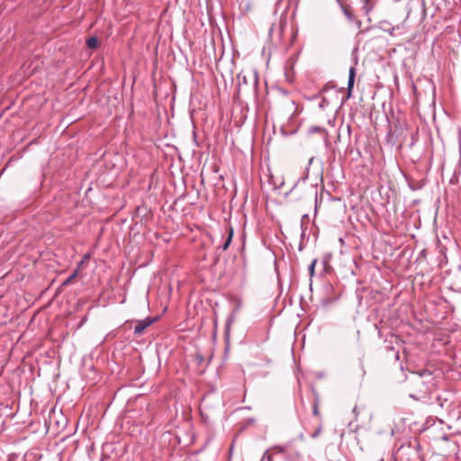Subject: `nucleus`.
Listing matches in <instances>:
<instances>
[{"label":"nucleus","mask_w":461,"mask_h":461,"mask_svg":"<svg viewBox=\"0 0 461 461\" xmlns=\"http://www.w3.org/2000/svg\"><path fill=\"white\" fill-rule=\"evenodd\" d=\"M440 379L439 372L436 374L429 369H420L411 373L406 378L409 396L416 401L427 402L430 399V395L438 390Z\"/></svg>","instance_id":"obj_1"},{"label":"nucleus","mask_w":461,"mask_h":461,"mask_svg":"<svg viewBox=\"0 0 461 461\" xmlns=\"http://www.w3.org/2000/svg\"><path fill=\"white\" fill-rule=\"evenodd\" d=\"M395 461H424L420 454V445L417 438L406 439L396 444V449L393 452Z\"/></svg>","instance_id":"obj_2"},{"label":"nucleus","mask_w":461,"mask_h":461,"mask_svg":"<svg viewBox=\"0 0 461 461\" xmlns=\"http://www.w3.org/2000/svg\"><path fill=\"white\" fill-rule=\"evenodd\" d=\"M409 135L408 124L405 121L396 119L389 124V131L385 136L386 144L396 147L401 150Z\"/></svg>","instance_id":"obj_3"},{"label":"nucleus","mask_w":461,"mask_h":461,"mask_svg":"<svg viewBox=\"0 0 461 461\" xmlns=\"http://www.w3.org/2000/svg\"><path fill=\"white\" fill-rule=\"evenodd\" d=\"M449 5L448 0H410L408 3V13L407 18L411 15L412 9L415 8L420 11L421 19L427 14L429 8L432 7L434 12L431 16L435 15V12H441L447 7Z\"/></svg>","instance_id":"obj_4"},{"label":"nucleus","mask_w":461,"mask_h":461,"mask_svg":"<svg viewBox=\"0 0 461 461\" xmlns=\"http://www.w3.org/2000/svg\"><path fill=\"white\" fill-rule=\"evenodd\" d=\"M384 350L389 352L392 351L394 353V358L399 360V349H396V346H400L401 340L398 336L394 335L392 332H389L384 336Z\"/></svg>","instance_id":"obj_5"},{"label":"nucleus","mask_w":461,"mask_h":461,"mask_svg":"<svg viewBox=\"0 0 461 461\" xmlns=\"http://www.w3.org/2000/svg\"><path fill=\"white\" fill-rule=\"evenodd\" d=\"M343 14L346 15L348 20L350 23H354L357 29L361 28L362 23L360 20L357 19L350 8V5L347 4V2H344L343 4H339Z\"/></svg>","instance_id":"obj_6"},{"label":"nucleus","mask_w":461,"mask_h":461,"mask_svg":"<svg viewBox=\"0 0 461 461\" xmlns=\"http://www.w3.org/2000/svg\"><path fill=\"white\" fill-rule=\"evenodd\" d=\"M307 132L309 135L315 133L319 134L320 137L323 140L325 146L327 148L330 146V141L329 140V133L326 129L320 126H311Z\"/></svg>","instance_id":"obj_7"},{"label":"nucleus","mask_w":461,"mask_h":461,"mask_svg":"<svg viewBox=\"0 0 461 461\" xmlns=\"http://www.w3.org/2000/svg\"><path fill=\"white\" fill-rule=\"evenodd\" d=\"M158 320L157 317H148L144 320L138 321L136 326L134 327V334L135 335H141L144 330L149 327L151 324H153Z\"/></svg>","instance_id":"obj_8"},{"label":"nucleus","mask_w":461,"mask_h":461,"mask_svg":"<svg viewBox=\"0 0 461 461\" xmlns=\"http://www.w3.org/2000/svg\"><path fill=\"white\" fill-rule=\"evenodd\" d=\"M381 28L384 32H388L390 35L394 36L397 34H402L403 33V26H391L389 23L383 22L381 23Z\"/></svg>","instance_id":"obj_9"},{"label":"nucleus","mask_w":461,"mask_h":461,"mask_svg":"<svg viewBox=\"0 0 461 461\" xmlns=\"http://www.w3.org/2000/svg\"><path fill=\"white\" fill-rule=\"evenodd\" d=\"M310 388L313 394L312 414L315 417H320L321 416V413L319 411V405H320V401H321L320 394L317 392V390L313 384H311Z\"/></svg>","instance_id":"obj_10"},{"label":"nucleus","mask_w":461,"mask_h":461,"mask_svg":"<svg viewBox=\"0 0 461 461\" xmlns=\"http://www.w3.org/2000/svg\"><path fill=\"white\" fill-rule=\"evenodd\" d=\"M356 78V68L351 67L348 73V87H347V98H349L352 95V90L355 84Z\"/></svg>","instance_id":"obj_11"},{"label":"nucleus","mask_w":461,"mask_h":461,"mask_svg":"<svg viewBox=\"0 0 461 461\" xmlns=\"http://www.w3.org/2000/svg\"><path fill=\"white\" fill-rule=\"evenodd\" d=\"M225 232L227 233V237H226L224 242L219 246V249H221L224 251L228 249V248L230 247V245L231 243L233 234H234L233 228L231 226H227Z\"/></svg>","instance_id":"obj_12"},{"label":"nucleus","mask_w":461,"mask_h":461,"mask_svg":"<svg viewBox=\"0 0 461 461\" xmlns=\"http://www.w3.org/2000/svg\"><path fill=\"white\" fill-rule=\"evenodd\" d=\"M436 402L441 409L448 410L452 406V401L448 400L447 397H443L442 395H438L436 397Z\"/></svg>","instance_id":"obj_13"},{"label":"nucleus","mask_w":461,"mask_h":461,"mask_svg":"<svg viewBox=\"0 0 461 461\" xmlns=\"http://www.w3.org/2000/svg\"><path fill=\"white\" fill-rule=\"evenodd\" d=\"M232 323V317H229L225 322V329H224V339L226 342V349L229 348V341H230V326Z\"/></svg>","instance_id":"obj_14"},{"label":"nucleus","mask_w":461,"mask_h":461,"mask_svg":"<svg viewBox=\"0 0 461 461\" xmlns=\"http://www.w3.org/2000/svg\"><path fill=\"white\" fill-rule=\"evenodd\" d=\"M98 45H99V41H98L97 37H95V36H92L86 40V46H87V48H89L91 50L97 49Z\"/></svg>","instance_id":"obj_15"},{"label":"nucleus","mask_w":461,"mask_h":461,"mask_svg":"<svg viewBox=\"0 0 461 461\" xmlns=\"http://www.w3.org/2000/svg\"><path fill=\"white\" fill-rule=\"evenodd\" d=\"M237 78H238L237 93L240 94L241 86L248 84V78L242 73H239L237 76Z\"/></svg>","instance_id":"obj_16"},{"label":"nucleus","mask_w":461,"mask_h":461,"mask_svg":"<svg viewBox=\"0 0 461 461\" xmlns=\"http://www.w3.org/2000/svg\"><path fill=\"white\" fill-rule=\"evenodd\" d=\"M77 274H78V269H76L67 279H65L63 281L61 285L66 286V285H69L72 282V280H74L77 277Z\"/></svg>","instance_id":"obj_17"},{"label":"nucleus","mask_w":461,"mask_h":461,"mask_svg":"<svg viewBox=\"0 0 461 461\" xmlns=\"http://www.w3.org/2000/svg\"><path fill=\"white\" fill-rule=\"evenodd\" d=\"M298 128L293 129V130H287L286 126L282 125L280 128V131L284 136H288L295 133L297 131Z\"/></svg>","instance_id":"obj_18"},{"label":"nucleus","mask_w":461,"mask_h":461,"mask_svg":"<svg viewBox=\"0 0 461 461\" xmlns=\"http://www.w3.org/2000/svg\"><path fill=\"white\" fill-rule=\"evenodd\" d=\"M331 88H333L332 86H330V84H326L324 86H322V88L320 90V92L317 95H313L312 99H317V98L321 97V95L323 93L327 92L329 89H331Z\"/></svg>","instance_id":"obj_19"},{"label":"nucleus","mask_w":461,"mask_h":461,"mask_svg":"<svg viewBox=\"0 0 461 461\" xmlns=\"http://www.w3.org/2000/svg\"><path fill=\"white\" fill-rule=\"evenodd\" d=\"M323 265V272L326 274H330L332 271V267L330 265L329 260L327 258H324L322 261Z\"/></svg>","instance_id":"obj_20"},{"label":"nucleus","mask_w":461,"mask_h":461,"mask_svg":"<svg viewBox=\"0 0 461 461\" xmlns=\"http://www.w3.org/2000/svg\"><path fill=\"white\" fill-rule=\"evenodd\" d=\"M317 264V259H313L312 261V263L310 264L309 267H308V270H309V274H310V276H313L314 275V269H315V266Z\"/></svg>","instance_id":"obj_21"},{"label":"nucleus","mask_w":461,"mask_h":461,"mask_svg":"<svg viewBox=\"0 0 461 461\" xmlns=\"http://www.w3.org/2000/svg\"><path fill=\"white\" fill-rule=\"evenodd\" d=\"M322 431V426L319 425L316 429L311 434L312 438H316Z\"/></svg>","instance_id":"obj_22"},{"label":"nucleus","mask_w":461,"mask_h":461,"mask_svg":"<svg viewBox=\"0 0 461 461\" xmlns=\"http://www.w3.org/2000/svg\"><path fill=\"white\" fill-rule=\"evenodd\" d=\"M416 141H417V139L415 137V134H414V132H411V140H410V142H409L408 146L410 148H412L415 145Z\"/></svg>","instance_id":"obj_23"},{"label":"nucleus","mask_w":461,"mask_h":461,"mask_svg":"<svg viewBox=\"0 0 461 461\" xmlns=\"http://www.w3.org/2000/svg\"><path fill=\"white\" fill-rule=\"evenodd\" d=\"M363 1H364V5H363L362 9L365 11V14H367L371 9V7L368 5L369 0H363Z\"/></svg>","instance_id":"obj_24"},{"label":"nucleus","mask_w":461,"mask_h":461,"mask_svg":"<svg viewBox=\"0 0 461 461\" xmlns=\"http://www.w3.org/2000/svg\"><path fill=\"white\" fill-rule=\"evenodd\" d=\"M328 104H329V102L327 101V99L325 97L321 96V100L319 104V107L323 109Z\"/></svg>","instance_id":"obj_25"},{"label":"nucleus","mask_w":461,"mask_h":461,"mask_svg":"<svg viewBox=\"0 0 461 461\" xmlns=\"http://www.w3.org/2000/svg\"><path fill=\"white\" fill-rule=\"evenodd\" d=\"M258 84V74L255 72L254 73V87H255V91H257Z\"/></svg>","instance_id":"obj_26"},{"label":"nucleus","mask_w":461,"mask_h":461,"mask_svg":"<svg viewBox=\"0 0 461 461\" xmlns=\"http://www.w3.org/2000/svg\"><path fill=\"white\" fill-rule=\"evenodd\" d=\"M143 212H146V208L145 207H137L136 209V214L137 216H139L140 213H142Z\"/></svg>","instance_id":"obj_27"},{"label":"nucleus","mask_w":461,"mask_h":461,"mask_svg":"<svg viewBox=\"0 0 461 461\" xmlns=\"http://www.w3.org/2000/svg\"><path fill=\"white\" fill-rule=\"evenodd\" d=\"M375 329L378 330V336H379V338H383V337H384V333H383V331H382L381 327H380L378 324H375Z\"/></svg>","instance_id":"obj_28"},{"label":"nucleus","mask_w":461,"mask_h":461,"mask_svg":"<svg viewBox=\"0 0 461 461\" xmlns=\"http://www.w3.org/2000/svg\"><path fill=\"white\" fill-rule=\"evenodd\" d=\"M324 289L328 292V291H331L333 289L332 287V285L330 283H327L325 285H324Z\"/></svg>","instance_id":"obj_29"},{"label":"nucleus","mask_w":461,"mask_h":461,"mask_svg":"<svg viewBox=\"0 0 461 461\" xmlns=\"http://www.w3.org/2000/svg\"><path fill=\"white\" fill-rule=\"evenodd\" d=\"M457 181H458V176H454L450 179V184L455 185V184H456V183H457Z\"/></svg>","instance_id":"obj_30"},{"label":"nucleus","mask_w":461,"mask_h":461,"mask_svg":"<svg viewBox=\"0 0 461 461\" xmlns=\"http://www.w3.org/2000/svg\"><path fill=\"white\" fill-rule=\"evenodd\" d=\"M311 188H312V194H313V195H314V197L316 198V197H317V190H316V187L312 186Z\"/></svg>","instance_id":"obj_31"},{"label":"nucleus","mask_w":461,"mask_h":461,"mask_svg":"<svg viewBox=\"0 0 461 461\" xmlns=\"http://www.w3.org/2000/svg\"><path fill=\"white\" fill-rule=\"evenodd\" d=\"M330 302H331V300H330V299H323V300H322L323 304H328V303H330Z\"/></svg>","instance_id":"obj_32"},{"label":"nucleus","mask_w":461,"mask_h":461,"mask_svg":"<svg viewBox=\"0 0 461 461\" xmlns=\"http://www.w3.org/2000/svg\"><path fill=\"white\" fill-rule=\"evenodd\" d=\"M346 129H347L348 133L350 135V132H351V127H350V125H348H348L346 126Z\"/></svg>","instance_id":"obj_33"},{"label":"nucleus","mask_w":461,"mask_h":461,"mask_svg":"<svg viewBox=\"0 0 461 461\" xmlns=\"http://www.w3.org/2000/svg\"><path fill=\"white\" fill-rule=\"evenodd\" d=\"M353 412L356 414V416L358 415V411H357V407L355 406V408L353 409Z\"/></svg>","instance_id":"obj_34"},{"label":"nucleus","mask_w":461,"mask_h":461,"mask_svg":"<svg viewBox=\"0 0 461 461\" xmlns=\"http://www.w3.org/2000/svg\"><path fill=\"white\" fill-rule=\"evenodd\" d=\"M338 4H343L344 2H347L348 0H336Z\"/></svg>","instance_id":"obj_35"},{"label":"nucleus","mask_w":461,"mask_h":461,"mask_svg":"<svg viewBox=\"0 0 461 461\" xmlns=\"http://www.w3.org/2000/svg\"><path fill=\"white\" fill-rule=\"evenodd\" d=\"M340 140V133L339 132L338 133V137H337V140Z\"/></svg>","instance_id":"obj_36"},{"label":"nucleus","mask_w":461,"mask_h":461,"mask_svg":"<svg viewBox=\"0 0 461 461\" xmlns=\"http://www.w3.org/2000/svg\"><path fill=\"white\" fill-rule=\"evenodd\" d=\"M447 438H447V435L443 436V439H444V440H447Z\"/></svg>","instance_id":"obj_37"},{"label":"nucleus","mask_w":461,"mask_h":461,"mask_svg":"<svg viewBox=\"0 0 461 461\" xmlns=\"http://www.w3.org/2000/svg\"><path fill=\"white\" fill-rule=\"evenodd\" d=\"M312 160H313V158H310L309 164H311L312 162Z\"/></svg>","instance_id":"obj_38"},{"label":"nucleus","mask_w":461,"mask_h":461,"mask_svg":"<svg viewBox=\"0 0 461 461\" xmlns=\"http://www.w3.org/2000/svg\"><path fill=\"white\" fill-rule=\"evenodd\" d=\"M268 461H273L272 456H268Z\"/></svg>","instance_id":"obj_39"}]
</instances>
